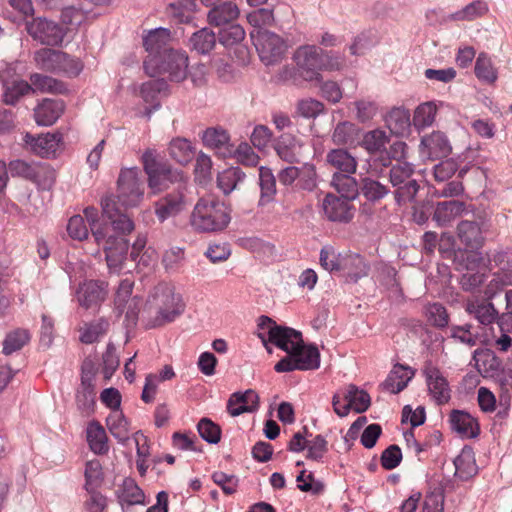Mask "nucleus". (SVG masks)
Listing matches in <instances>:
<instances>
[{
	"label": "nucleus",
	"mask_w": 512,
	"mask_h": 512,
	"mask_svg": "<svg viewBox=\"0 0 512 512\" xmlns=\"http://www.w3.org/2000/svg\"><path fill=\"white\" fill-rule=\"evenodd\" d=\"M230 222L224 203L214 198H200L190 216V225L198 232H218Z\"/></svg>",
	"instance_id": "f257e3e1"
},
{
	"label": "nucleus",
	"mask_w": 512,
	"mask_h": 512,
	"mask_svg": "<svg viewBox=\"0 0 512 512\" xmlns=\"http://www.w3.org/2000/svg\"><path fill=\"white\" fill-rule=\"evenodd\" d=\"M144 69L150 77L166 74L171 81L181 82L187 77L188 56L182 51L165 49L161 57L146 59Z\"/></svg>",
	"instance_id": "f03ea898"
},
{
	"label": "nucleus",
	"mask_w": 512,
	"mask_h": 512,
	"mask_svg": "<svg viewBox=\"0 0 512 512\" xmlns=\"http://www.w3.org/2000/svg\"><path fill=\"white\" fill-rule=\"evenodd\" d=\"M149 302L158 308V315L153 326H161L172 322L183 312L180 295L176 294L171 286L165 283L157 285L149 297Z\"/></svg>",
	"instance_id": "7ed1b4c3"
},
{
	"label": "nucleus",
	"mask_w": 512,
	"mask_h": 512,
	"mask_svg": "<svg viewBox=\"0 0 512 512\" xmlns=\"http://www.w3.org/2000/svg\"><path fill=\"white\" fill-rule=\"evenodd\" d=\"M251 38L265 65H274L283 59L287 45L279 35L259 28L251 32Z\"/></svg>",
	"instance_id": "20e7f679"
},
{
	"label": "nucleus",
	"mask_w": 512,
	"mask_h": 512,
	"mask_svg": "<svg viewBox=\"0 0 512 512\" xmlns=\"http://www.w3.org/2000/svg\"><path fill=\"white\" fill-rule=\"evenodd\" d=\"M117 183V198L123 207L134 208L141 203L144 196V188L140 181L138 169L127 168L122 170Z\"/></svg>",
	"instance_id": "39448f33"
},
{
	"label": "nucleus",
	"mask_w": 512,
	"mask_h": 512,
	"mask_svg": "<svg viewBox=\"0 0 512 512\" xmlns=\"http://www.w3.org/2000/svg\"><path fill=\"white\" fill-rule=\"evenodd\" d=\"M29 36L42 45L57 46L66 35L64 28L57 22L46 17H36L26 21Z\"/></svg>",
	"instance_id": "423d86ee"
},
{
	"label": "nucleus",
	"mask_w": 512,
	"mask_h": 512,
	"mask_svg": "<svg viewBox=\"0 0 512 512\" xmlns=\"http://www.w3.org/2000/svg\"><path fill=\"white\" fill-rule=\"evenodd\" d=\"M294 61L300 75L307 81L321 79L322 49L316 45H303L296 49Z\"/></svg>",
	"instance_id": "0eeeda50"
},
{
	"label": "nucleus",
	"mask_w": 512,
	"mask_h": 512,
	"mask_svg": "<svg viewBox=\"0 0 512 512\" xmlns=\"http://www.w3.org/2000/svg\"><path fill=\"white\" fill-rule=\"evenodd\" d=\"M143 165L149 178V187L155 192L166 187V181L182 180L183 176L179 171L160 165L157 162L156 151L147 149L142 156Z\"/></svg>",
	"instance_id": "6e6552de"
},
{
	"label": "nucleus",
	"mask_w": 512,
	"mask_h": 512,
	"mask_svg": "<svg viewBox=\"0 0 512 512\" xmlns=\"http://www.w3.org/2000/svg\"><path fill=\"white\" fill-rule=\"evenodd\" d=\"M101 244L109 273L120 274L127 267L129 242L121 236L106 235Z\"/></svg>",
	"instance_id": "1a4fd4ad"
},
{
	"label": "nucleus",
	"mask_w": 512,
	"mask_h": 512,
	"mask_svg": "<svg viewBox=\"0 0 512 512\" xmlns=\"http://www.w3.org/2000/svg\"><path fill=\"white\" fill-rule=\"evenodd\" d=\"M473 359L477 371L485 378H497L507 390L512 389V375L510 380L502 374L501 360L488 349H477Z\"/></svg>",
	"instance_id": "9d476101"
},
{
	"label": "nucleus",
	"mask_w": 512,
	"mask_h": 512,
	"mask_svg": "<svg viewBox=\"0 0 512 512\" xmlns=\"http://www.w3.org/2000/svg\"><path fill=\"white\" fill-rule=\"evenodd\" d=\"M187 207L185 189L179 185L176 189L166 193L154 203V212L159 220L163 223L169 218L175 217L182 213Z\"/></svg>",
	"instance_id": "9b49d317"
},
{
	"label": "nucleus",
	"mask_w": 512,
	"mask_h": 512,
	"mask_svg": "<svg viewBox=\"0 0 512 512\" xmlns=\"http://www.w3.org/2000/svg\"><path fill=\"white\" fill-rule=\"evenodd\" d=\"M258 337L269 353L272 351L268 347V343H272L281 350L291 354L303 341L301 332L285 326L273 327V329L270 330V337L268 338H266L263 333H259Z\"/></svg>",
	"instance_id": "f8f14e48"
},
{
	"label": "nucleus",
	"mask_w": 512,
	"mask_h": 512,
	"mask_svg": "<svg viewBox=\"0 0 512 512\" xmlns=\"http://www.w3.org/2000/svg\"><path fill=\"white\" fill-rule=\"evenodd\" d=\"M102 214L111 222L112 228L115 232L122 235L130 234L134 228L133 220L120 211L112 195L103 197L100 201Z\"/></svg>",
	"instance_id": "ddd939ff"
},
{
	"label": "nucleus",
	"mask_w": 512,
	"mask_h": 512,
	"mask_svg": "<svg viewBox=\"0 0 512 512\" xmlns=\"http://www.w3.org/2000/svg\"><path fill=\"white\" fill-rule=\"evenodd\" d=\"M428 390L438 405L447 403L450 400V388L447 380L439 369L432 363H426L423 369Z\"/></svg>",
	"instance_id": "4468645a"
},
{
	"label": "nucleus",
	"mask_w": 512,
	"mask_h": 512,
	"mask_svg": "<svg viewBox=\"0 0 512 512\" xmlns=\"http://www.w3.org/2000/svg\"><path fill=\"white\" fill-rule=\"evenodd\" d=\"M107 283L103 281H86L81 284L77 291V301L85 309L99 306L107 296Z\"/></svg>",
	"instance_id": "2eb2a0df"
},
{
	"label": "nucleus",
	"mask_w": 512,
	"mask_h": 512,
	"mask_svg": "<svg viewBox=\"0 0 512 512\" xmlns=\"http://www.w3.org/2000/svg\"><path fill=\"white\" fill-rule=\"evenodd\" d=\"M491 299L469 297L465 302V311L481 325H490L499 319V313Z\"/></svg>",
	"instance_id": "dca6fc26"
},
{
	"label": "nucleus",
	"mask_w": 512,
	"mask_h": 512,
	"mask_svg": "<svg viewBox=\"0 0 512 512\" xmlns=\"http://www.w3.org/2000/svg\"><path fill=\"white\" fill-rule=\"evenodd\" d=\"M421 153L430 159H441L447 157L452 150L447 136L441 131H433L425 135L420 143Z\"/></svg>",
	"instance_id": "f3484780"
},
{
	"label": "nucleus",
	"mask_w": 512,
	"mask_h": 512,
	"mask_svg": "<svg viewBox=\"0 0 512 512\" xmlns=\"http://www.w3.org/2000/svg\"><path fill=\"white\" fill-rule=\"evenodd\" d=\"M206 6H213L207 13V19L210 25L220 27L229 25L239 16L237 5L231 1H226L214 5L212 0H202Z\"/></svg>",
	"instance_id": "a211bd4d"
},
{
	"label": "nucleus",
	"mask_w": 512,
	"mask_h": 512,
	"mask_svg": "<svg viewBox=\"0 0 512 512\" xmlns=\"http://www.w3.org/2000/svg\"><path fill=\"white\" fill-rule=\"evenodd\" d=\"M259 396L256 391L248 389L245 392L233 393L227 403V410L233 417L243 413H252L258 410Z\"/></svg>",
	"instance_id": "6ab92c4d"
},
{
	"label": "nucleus",
	"mask_w": 512,
	"mask_h": 512,
	"mask_svg": "<svg viewBox=\"0 0 512 512\" xmlns=\"http://www.w3.org/2000/svg\"><path fill=\"white\" fill-rule=\"evenodd\" d=\"M350 200L328 194L323 201V210L331 221L348 222L353 218Z\"/></svg>",
	"instance_id": "aec40b11"
},
{
	"label": "nucleus",
	"mask_w": 512,
	"mask_h": 512,
	"mask_svg": "<svg viewBox=\"0 0 512 512\" xmlns=\"http://www.w3.org/2000/svg\"><path fill=\"white\" fill-rule=\"evenodd\" d=\"M203 144L225 158L232 154L230 136L221 127H209L202 134Z\"/></svg>",
	"instance_id": "412c9836"
},
{
	"label": "nucleus",
	"mask_w": 512,
	"mask_h": 512,
	"mask_svg": "<svg viewBox=\"0 0 512 512\" xmlns=\"http://www.w3.org/2000/svg\"><path fill=\"white\" fill-rule=\"evenodd\" d=\"M466 212V204L458 200H449L438 202L433 213V220L440 227H446L452 224L456 218L461 217Z\"/></svg>",
	"instance_id": "4be33fe9"
},
{
	"label": "nucleus",
	"mask_w": 512,
	"mask_h": 512,
	"mask_svg": "<svg viewBox=\"0 0 512 512\" xmlns=\"http://www.w3.org/2000/svg\"><path fill=\"white\" fill-rule=\"evenodd\" d=\"M457 237L466 248L474 250L484 243L482 223L462 220L457 225Z\"/></svg>",
	"instance_id": "5701e85b"
},
{
	"label": "nucleus",
	"mask_w": 512,
	"mask_h": 512,
	"mask_svg": "<svg viewBox=\"0 0 512 512\" xmlns=\"http://www.w3.org/2000/svg\"><path fill=\"white\" fill-rule=\"evenodd\" d=\"M449 422L451 429L462 438L470 439L479 435L480 428L477 420L465 411L453 410Z\"/></svg>",
	"instance_id": "b1692460"
},
{
	"label": "nucleus",
	"mask_w": 512,
	"mask_h": 512,
	"mask_svg": "<svg viewBox=\"0 0 512 512\" xmlns=\"http://www.w3.org/2000/svg\"><path fill=\"white\" fill-rule=\"evenodd\" d=\"M414 375V370L409 366L396 364L381 386L384 390L392 394H397L407 387Z\"/></svg>",
	"instance_id": "393cba45"
},
{
	"label": "nucleus",
	"mask_w": 512,
	"mask_h": 512,
	"mask_svg": "<svg viewBox=\"0 0 512 512\" xmlns=\"http://www.w3.org/2000/svg\"><path fill=\"white\" fill-rule=\"evenodd\" d=\"M63 111V101L45 99L35 108L34 118L38 125L50 126L57 121Z\"/></svg>",
	"instance_id": "a878e982"
},
{
	"label": "nucleus",
	"mask_w": 512,
	"mask_h": 512,
	"mask_svg": "<svg viewBox=\"0 0 512 512\" xmlns=\"http://www.w3.org/2000/svg\"><path fill=\"white\" fill-rule=\"evenodd\" d=\"M60 141V134L46 133L36 138L30 134L25 136V142L31 146V149L37 155L46 158L55 155Z\"/></svg>",
	"instance_id": "bb28decb"
},
{
	"label": "nucleus",
	"mask_w": 512,
	"mask_h": 512,
	"mask_svg": "<svg viewBox=\"0 0 512 512\" xmlns=\"http://www.w3.org/2000/svg\"><path fill=\"white\" fill-rule=\"evenodd\" d=\"M339 265V272L353 282L366 276L369 269L362 256L352 253H344Z\"/></svg>",
	"instance_id": "cd10ccee"
},
{
	"label": "nucleus",
	"mask_w": 512,
	"mask_h": 512,
	"mask_svg": "<svg viewBox=\"0 0 512 512\" xmlns=\"http://www.w3.org/2000/svg\"><path fill=\"white\" fill-rule=\"evenodd\" d=\"M466 260L470 266H467L466 272L462 274L460 285L465 291H474L484 282L485 274L480 270H475L482 259L479 255L470 253L467 254Z\"/></svg>",
	"instance_id": "c85d7f7f"
},
{
	"label": "nucleus",
	"mask_w": 512,
	"mask_h": 512,
	"mask_svg": "<svg viewBox=\"0 0 512 512\" xmlns=\"http://www.w3.org/2000/svg\"><path fill=\"white\" fill-rule=\"evenodd\" d=\"M170 41V31L165 28H157L150 31L143 39V45L149 53L147 59L150 57H161Z\"/></svg>",
	"instance_id": "c756f323"
},
{
	"label": "nucleus",
	"mask_w": 512,
	"mask_h": 512,
	"mask_svg": "<svg viewBox=\"0 0 512 512\" xmlns=\"http://www.w3.org/2000/svg\"><path fill=\"white\" fill-rule=\"evenodd\" d=\"M326 163L339 173H355L357 161L347 150L331 149L326 155Z\"/></svg>",
	"instance_id": "7c9ffc66"
},
{
	"label": "nucleus",
	"mask_w": 512,
	"mask_h": 512,
	"mask_svg": "<svg viewBox=\"0 0 512 512\" xmlns=\"http://www.w3.org/2000/svg\"><path fill=\"white\" fill-rule=\"evenodd\" d=\"M387 128L397 136L407 135L410 131V113L402 107H395L385 117Z\"/></svg>",
	"instance_id": "2f4dec72"
},
{
	"label": "nucleus",
	"mask_w": 512,
	"mask_h": 512,
	"mask_svg": "<svg viewBox=\"0 0 512 512\" xmlns=\"http://www.w3.org/2000/svg\"><path fill=\"white\" fill-rule=\"evenodd\" d=\"M361 129L349 121L339 122L331 135V139L336 145L354 146L359 143Z\"/></svg>",
	"instance_id": "473e14b6"
},
{
	"label": "nucleus",
	"mask_w": 512,
	"mask_h": 512,
	"mask_svg": "<svg viewBox=\"0 0 512 512\" xmlns=\"http://www.w3.org/2000/svg\"><path fill=\"white\" fill-rule=\"evenodd\" d=\"M455 476L463 481L474 477L478 472L475 456L470 448H463L454 460Z\"/></svg>",
	"instance_id": "72a5a7b5"
},
{
	"label": "nucleus",
	"mask_w": 512,
	"mask_h": 512,
	"mask_svg": "<svg viewBox=\"0 0 512 512\" xmlns=\"http://www.w3.org/2000/svg\"><path fill=\"white\" fill-rule=\"evenodd\" d=\"M354 173L335 172L332 175L331 186L341 195L342 198L352 200L356 198L360 191L356 179L352 177Z\"/></svg>",
	"instance_id": "f704fd0d"
},
{
	"label": "nucleus",
	"mask_w": 512,
	"mask_h": 512,
	"mask_svg": "<svg viewBox=\"0 0 512 512\" xmlns=\"http://www.w3.org/2000/svg\"><path fill=\"white\" fill-rule=\"evenodd\" d=\"M76 403L82 412H89L95 403L94 384L92 383V371L85 370L81 376V385L76 394Z\"/></svg>",
	"instance_id": "c9c22d12"
},
{
	"label": "nucleus",
	"mask_w": 512,
	"mask_h": 512,
	"mask_svg": "<svg viewBox=\"0 0 512 512\" xmlns=\"http://www.w3.org/2000/svg\"><path fill=\"white\" fill-rule=\"evenodd\" d=\"M170 157L181 165L191 162L195 156V149L191 142L183 137L173 138L168 146Z\"/></svg>",
	"instance_id": "e433bc0d"
},
{
	"label": "nucleus",
	"mask_w": 512,
	"mask_h": 512,
	"mask_svg": "<svg viewBox=\"0 0 512 512\" xmlns=\"http://www.w3.org/2000/svg\"><path fill=\"white\" fill-rule=\"evenodd\" d=\"M2 101L9 105L16 104L22 97L33 91L32 86L25 80L15 78L3 85Z\"/></svg>",
	"instance_id": "4c0bfd02"
},
{
	"label": "nucleus",
	"mask_w": 512,
	"mask_h": 512,
	"mask_svg": "<svg viewBox=\"0 0 512 512\" xmlns=\"http://www.w3.org/2000/svg\"><path fill=\"white\" fill-rule=\"evenodd\" d=\"M64 59V52L50 48H41L34 54V61L39 69L54 73L59 70L58 65Z\"/></svg>",
	"instance_id": "58836bf2"
},
{
	"label": "nucleus",
	"mask_w": 512,
	"mask_h": 512,
	"mask_svg": "<svg viewBox=\"0 0 512 512\" xmlns=\"http://www.w3.org/2000/svg\"><path fill=\"white\" fill-rule=\"evenodd\" d=\"M108 328L109 322L104 318L84 323V325L79 329V339L84 344H93L99 341L100 338L107 333Z\"/></svg>",
	"instance_id": "ea45409f"
},
{
	"label": "nucleus",
	"mask_w": 512,
	"mask_h": 512,
	"mask_svg": "<svg viewBox=\"0 0 512 512\" xmlns=\"http://www.w3.org/2000/svg\"><path fill=\"white\" fill-rule=\"evenodd\" d=\"M290 355L295 356L300 370H314L320 365V353L315 346H305L302 342Z\"/></svg>",
	"instance_id": "a19ab883"
},
{
	"label": "nucleus",
	"mask_w": 512,
	"mask_h": 512,
	"mask_svg": "<svg viewBox=\"0 0 512 512\" xmlns=\"http://www.w3.org/2000/svg\"><path fill=\"white\" fill-rule=\"evenodd\" d=\"M488 12V5L482 0H476L461 10L446 16V21H473Z\"/></svg>",
	"instance_id": "79ce46f5"
},
{
	"label": "nucleus",
	"mask_w": 512,
	"mask_h": 512,
	"mask_svg": "<svg viewBox=\"0 0 512 512\" xmlns=\"http://www.w3.org/2000/svg\"><path fill=\"white\" fill-rule=\"evenodd\" d=\"M259 186L261 190L259 205H266L273 201L276 195V179L267 167L259 168Z\"/></svg>",
	"instance_id": "37998d69"
},
{
	"label": "nucleus",
	"mask_w": 512,
	"mask_h": 512,
	"mask_svg": "<svg viewBox=\"0 0 512 512\" xmlns=\"http://www.w3.org/2000/svg\"><path fill=\"white\" fill-rule=\"evenodd\" d=\"M118 499L122 505H138L144 503L145 495L133 479L126 478L118 491Z\"/></svg>",
	"instance_id": "c03bdc74"
},
{
	"label": "nucleus",
	"mask_w": 512,
	"mask_h": 512,
	"mask_svg": "<svg viewBox=\"0 0 512 512\" xmlns=\"http://www.w3.org/2000/svg\"><path fill=\"white\" fill-rule=\"evenodd\" d=\"M166 83L160 79H153L142 84L140 88V95L146 103L153 104L152 108L145 111L147 117H150L153 110L159 107L157 102L158 95L165 89Z\"/></svg>",
	"instance_id": "a18cd8bd"
},
{
	"label": "nucleus",
	"mask_w": 512,
	"mask_h": 512,
	"mask_svg": "<svg viewBox=\"0 0 512 512\" xmlns=\"http://www.w3.org/2000/svg\"><path fill=\"white\" fill-rule=\"evenodd\" d=\"M87 441L90 449L96 454H104L108 451L106 432L98 422L89 423Z\"/></svg>",
	"instance_id": "49530a36"
},
{
	"label": "nucleus",
	"mask_w": 512,
	"mask_h": 512,
	"mask_svg": "<svg viewBox=\"0 0 512 512\" xmlns=\"http://www.w3.org/2000/svg\"><path fill=\"white\" fill-rule=\"evenodd\" d=\"M190 47L199 54H208L216 45V36L208 28H202L192 34Z\"/></svg>",
	"instance_id": "de8ad7c7"
},
{
	"label": "nucleus",
	"mask_w": 512,
	"mask_h": 512,
	"mask_svg": "<svg viewBox=\"0 0 512 512\" xmlns=\"http://www.w3.org/2000/svg\"><path fill=\"white\" fill-rule=\"evenodd\" d=\"M30 341V333L23 328L15 329L6 334L2 342V353L10 355L21 350Z\"/></svg>",
	"instance_id": "09e8293b"
},
{
	"label": "nucleus",
	"mask_w": 512,
	"mask_h": 512,
	"mask_svg": "<svg viewBox=\"0 0 512 512\" xmlns=\"http://www.w3.org/2000/svg\"><path fill=\"white\" fill-rule=\"evenodd\" d=\"M389 191L388 186L370 176L361 179L360 192L368 201L377 202L383 199Z\"/></svg>",
	"instance_id": "8fccbe9b"
},
{
	"label": "nucleus",
	"mask_w": 512,
	"mask_h": 512,
	"mask_svg": "<svg viewBox=\"0 0 512 512\" xmlns=\"http://www.w3.org/2000/svg\"><path fill=\"white\" fill-rule=\"evenodd\" d=\"M244 178L245 174L239 167H230L218 174L217 186L225 195H228Z\"/></svg>",
	"instance_id": "3c124183"
},
{
	"label": "nucleus",
	"mask_w": 512,
	"mask_h": 512,
	"mask_svg": "<svg viewBox=\"0 0 512 512\" xmlns=\"http://www.w3.org/2000/svg\"><path fill=\"white\" fill-rule=\"evenodd\" d=\"M344 399L347 402L349 411L353 409L357 413L366 411L370 406V396L367 392L359 390L355 385H349Z\"/></svg>",
	"instance_id": "603ef678"
},
{
	"label": "nucleus",
	"mask_w": 512,
	"mask_h": 512,
	"mask_svg": "<svg viewBox=\"0 0 512 512\" xmlns=\"http://www.w3.org/2000/svg\"><path fill=\"white\" fill-rule=\"evenodd\" d=\"M437 106L434 102L420 104L414 112L413 124L417 129H424L431 126L436 117Z\"/></svg>",
	"instance_id": "864d4df0"
},
{
	"label": "nucleus",
	"mask_w": 512,
	"mask_h": 512,
	"mask_svg": "<svg viewBox=\"0 0 512 512\" xmlns=\"http://www.w3.org/2000/svg\"><path fill=\"white\" fill-rule=\"evenodd\" d=\"M276 151L278 156L286 162H298L301 155L302 144L294 138H283L277 145Z\"/></svg>",
	"instance_id": "5fc2aeb1"
},
{
	"label": "nucleus",
	"mask_w": 512,
	"mask_h": 512,
	"mask_svg": "<svg viewBox=\"0 0 512 512\" xmlns=\"http://www.w3.org/2000/svg\"><path fill=\"white\" fill-rule=\"evenodd\" d=\"M475 74L480 81L488 84H492L497 80V70L487 54L480 53L478 55L475 63Z\"/></svg>",
	"instance_id": "6e6d98bb"
},
{
	"label": "nucleus",
	"mask_w": 512,
	"mask_h": 512,
	"mask_svg": "<svg viewBox=\"0 0 512 512\" xmlns=\"http://www.w3.org/2000/svg\"><path fill=\"white\" fill-rule=\"evenodd\" d=\"M355 119L360 123L371 121L378 113V105L369 99H360L353 103Z\"/></svg>",
	"instance_id": "4d7b16f0"
},
{
	"label": "nucleus",
	"mask_w": 512,
	"mask_h": 512,
	"mask_svg": "<svg viewBox=\"0 0 512 512\" xmlns=\"http://www.w3.org/2000/svg\"><path fill=\"white\" fill-rule=\"evenodd\" d=\"M425 315L428 322L435 327L444 328L449 323L447 310L440 303L428 304L425 307Z\"/></svg>",
	"instance_id": "13d9d810"
},
{
	"label": "nucleus",
	"mask_w": 512,
	"mask_h": 512,
	"mask_svg": "<svg viewBox=\"0 0 512 512\" xmlns=\"http://www.w3.org/2000/svg\"><path fill=\"white\" fill-rule=\"evenodd\" d=\"M30 81V85L32 86L33 90L36 89L41 92H61L63 88V84L61 82L50 76L38 73L31 75Z\"/></svg>",
	"instance_id": "bf43d9fd"
},
{
	"label": "nucleus",
	"mask_w": 512,
	"mask_h": 512,
	"mask_svg": "<svg viewBox=\"0 0 512 512\" xmlns=\"http://www.w3.org/2000/svg\"><path fill=\"white\" fill-rule=\"evenodd\" d=\"M196 7L195 0H179L169 5V13L179 22H190Z\"/></svg>",
	"instance_id": "052dcab7"
},
{
	"label": "nucleus",
	"mask_w": 512,
	"mask_h": 512,
	"mask_svg": "<svg viewBox=\"0 0 512 512\" xmlns=\"http://www.w3.org/2000/svg\"><path fill=\"white\" fill-rule=\"evenodd\" d=\"M387 142L388 138L385 131L380 129L367 132L362 140L364 148L370 153L382 150Z\"/></svg>",
	"instance_id": "680f3d73"
},
{
	"label": "nucleus",
	"mask_w": 512,
	"mask_h": 512,
	"mask_svg": "<svg viewBox=\"0 0 512 512\" xmlns=\"http://www.w3.org/2000/svg\"><path fill=\"white\" fill-rule=\"evenodd\" d=\"M103 479L102 466L98 460H90L85 467V488L87 491L95 490Z\"/></svg>",
	"instance_id": "e2e57ef3"
},
{
	"label": "nucleus",
	"mask_w": 512,
	"mask_h": 512,
	"mask_svg": "<svg viewBox=\"0 0 512 512\" xmlns=\"http://www.w3.org/2000/svg\"><path fill=\"white\" fill-rule=\"evenodd\" d=\"M200 436L211 444H217L221 439L220 427L209 418H202L197 425Z\"/></svg>",
	"instance_id": "0e129e2a"
},
{
	"label": "nucleus",
	"mask_w": 512,
	"mask_h": 512,
	"mask_svg": "<svg viewBox=\"0 0 512 512\" xmlns=\"http://www.w3.org/2000/svg\"><path fill=\"white\" fill-rule=\"evenodd\" d=\"M307 458L313 461H321L328 452V442L322 435H316L307 441Z\"/></svg>",
	"instance_id": "69168bd1"
},
{
	"label": "nucleus",
	"mask_w": 512,
	"mask_h": 512,
	"mask_svg": "<svg viewBox=\"0 0 512 512\" xmlns=\"http://www.w3.org/2000/svg\"><path fill=\"white\" fill-rule=\"evenodd\" d=\"M413 174L412 166L407 162L397 163L390 169V182L394 187H398L411 179Z\"/></svg>",
	"instance_id": "338daca9"
},
{
	"label": "nucleus",
	"mask_w": 512,
	"mask_h": 512,
	"mask_svg": "<svg viewBox=\"0 0 512 512\" xmlns=\"http://www.w3.org/2000/svg\"><path fill=\"white\" fill-rule=\"evenodd\" d=\"M106 424L111 434L115 437H124L127 433V420L119 410L110 413L106 419Z\"/></svg>",
	"instance_id": "774afa93"
}]
</instances>
